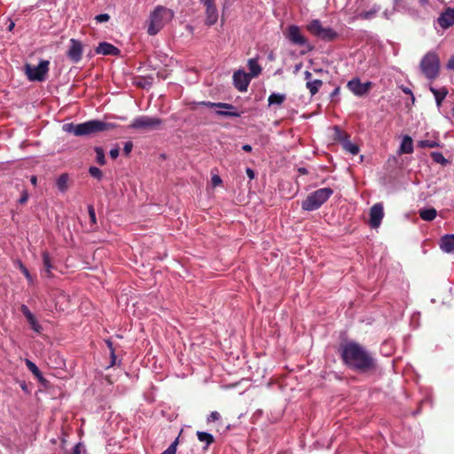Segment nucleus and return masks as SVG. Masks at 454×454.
Segmentation results:
<instances>
[{"mask_svg":"<svg viewBox=\"0 0 454 454\" xmlns=\"http://www.w3.org/2000/svg\"><path fill=\"white\" fill-rule=\"evenodd\" d=\"M344 362L357 370H367L372 366V358L358 344L347 343L341 351Z\"/></svg>","mask_w":454,"mask_h":454,"instance_id":"nucleus-1","label":"nucleus"},{"mask_svg":"<svg viewBox=\"0 0 454 454\" xmlns=\"http://www.w3.org/2000/svg\"><path fill=\"white\" fill-rule=\"evenodd\" d=\"M114 124L99 120H91L79 124L67 123L63 126V130L74 134L76 137L88 136L94 133L109 130Z\"/></svg>","mask_w":454,"mask_h":454,"instance_id":"nucleus-2","label":"nucleus"},{"mask_svg":"<svg viewBox=\"0 0 454 454\" xmlns=\"http://www.w3.org/2000/svg\"><path fill=\"white\" fill-rule=\"evenodd\" d=\"M173 18L172 10L161 5L156 6L147 20V33L150 35H157Z\"/></svg>","mask_w":454,"mask_h":454,"instance_id":"nucleus-3","label":"nucleus"},{"mask_svg":"<svg viewBox=\"0 0 454 454\" xmlns=\"http://www.w3.org/2000/svg\"><path fill=\"white\" fill-rule=\"evenodd\" d=\"M333 193L329 187L320 188L311 192L301 203V207L306 211H314L319 208Z\"/></svg>","mask_w":454,"mask_h":454,"instance_id":"nucleus-4","label":"nucleus"},{"mask_svg":"<svg viewBox=\"0 0 454 454\" xmlns=\"http://www.w3.org/2000/svg\"><path fill=\"white\" fill-rule=\"evenodd\" d=\"M440 60L436 53H427L420 62V68L425 76L430 80L434 79L439 74Z\"/></svg>","mask_w":454,"mask_h":454,"instance_id":"nucleus-5","label":"nucleus"},{"mask_svg":"<svg viewBox=\"0 0 454 454\" xmlns=\"http://www.w3.org/2000/svg\"><path fill=\"white\" fill-rule=\"evenodd\" d=\"M306 27L310 34L324 41H333L338 36V34L331 27H323L319 20H311Z\"/></svg>","mask_w":454,"mask_h":454,"instance_id":"nucleus-6","label":"nucleus"},{"mask_svg":"<svg viewBox=\"0 0 454 454\" xmlns=\"http://www.w3.org/2000/svg\"><path fill=\"white\" fill-rule=\"evenodd\" d=\"M50 62L48 60H41L37 66L30 64L25 65V73L29 81L43 82L46 78L49 71Z\"/></svg>","mask_w":454,"mask_h":454,"instance_id":"nucleus-7","label":"nucleus"},{"mask_svg":"<svg viewBox=\"0 0 454 454\" xmlns=\"http://www.w3.org/2000/svg\"><path fill=\"white\" fill-rule=\"evenodd\" d=\"M199 106H205L210 108H219L216 111V114L219 115L229 116V117H239L240 114L237 111H234L235 107L227 103H213L210 101H200L192 103V106L191 109L195 110Z\"/></svg>","mask_w":454,"mask_h":454,"instance_id":"nucleus-8","label":"nucleus"},{"mask_svg":"<svg viewBox=\"0 0 454 454\" xmlns=\"http://www.w3.org/2000/svg\"><path fill=\"white\" fill-rule=\"evenodd\" d=\"M161 123L162 121L160 118L142 115L135 118L129 125V128L135 129L153 130L157 129Z\"/></svg>","mask_w":454,"mask_h":454,"instance_id":"nucleus-9","label":"nucleus"},{"mask_svg":"<svg viewBox=\"0 0 454 454\" xmlns=\"http://www.w3.org/2000/svg\"><path fill=\"white\" fill-rule=\"evenodd\" d=\"M286 38L293 44L303 46L307 44V39L302 35L301 28L296 25H291L285 32Z\"/></svg>","mask_w":454,"mask_h":454,"instance_id":"nucleus-10","label":"nucleus"},{"mask_svg":"<svg viewBox=\"0 0 454 454\" xmlns=\"http://www.w3.org/2000/svg\"><path fill=\"white\" fill-rule=\"evenodd\" d=\"M200 3H202L206 8V11H205L206 25L212 26V25L215 24L218 20V11L215 4V1L214 0H205V1H201Z\"/></svg>","mask_w":454,"mask_h":454,"instance_id":"nucleus-11","label":"nucleus"},{"mask_svg":"<svg viewBox=\"0 0 454 454\" xmlns=\"http://www.w3.org/2000/svg\"><path fill=\"white\" fill-rule=\"evenodd\" d=\"M67 56L74 62L78 63L82 56V44L80 41L72 38L70 47L67 51Z\"/></svg>","mask_w":454,"mask_h":454,"instance_id":"nucleus-12","label":"nucleus"},{"mask_svg":"<svg viewBox=\"0 0 454 454\" xmlns=\"http://www.w3.org/2000/svg\"><path fill=\"white\" fill-rule=\"evenodd\" d=\"M348 88L356 96L365 95L372 88V82H361L358 79H353L348 82Z\"/></svg>","mask_w":454,"mask_h":454,"instance_id":"nucleus-13","label":"nucleus"},{"mask_svg":"<svg viewBox=\"0 0 454 454\" xmlns=\"http://www.w3.org/2000/svg\"><path fill=\"white\" fill-rule=\"evenodd\" d=\"M251 77L244 71L239 70L233 74L234 86L241 92L247 91Z\"/></svg>","mask_w":454,"mask_h":454,"instance_id":"nucleus-14","label":"nucleus"},{"mask_svg":"<svg viewBox=\"0 0 454 454\" xmlns=\"http://www.w3.org/2000/svg\"><path fill=\"white\" fill-rule=\"evenodd\" d=\"M384 216L383 207L380 203L373 205L370 209L369 224L372 228H378Z\"/></svg>","mask_w":454,"mask_h":454,"instance_id":"nucleus-15","label":"nucleus"},{"mask_svg":"<svg viewBox=\"0 0 454 454\" xmlns=\"http://www.w3.org/2000/svg\"><path fill=\"white\" fill-rule=\"evenodd\" d=\"M20 310L24 317H26L27 323L29 324L31 329L37 333H40L43 331L42 325L37 321L35 315L29 310L27 305L22 304L20 306Z\"/></svg>","mask_w":454,"mask_h":454,"instance_id":"nucleus-16","label":"nucleus"},{"mask_svg":"<svg viewBox=\"0 0 454 454\" xmlns=\"http://www.w3.org/2000/svg\"><path fill=\"white\" fill-rule=\"evenodd\" d=\"M438 24L442 28H448L454 25V9H447L438 18Z\"/></svg>","mask_w":454,"mask_h":454,"instance_id":"nucleus-17","label":"nucleus"},{"mask_svg":"<svg viewBox=\"0 0 454 454\" xmlns=\"http://www.w3.org/2000/svg\"><path fill=\"white\" fill-rule=\"evenodd\" d=\"M96 52L102 55L116 56L119 54L120 50L109 43L103 42L98 44Z\"/></svg>","mask_w":454,"mask_h":454,"instance_id":"nucleus-18","label":"nucleus"},{"mask_svg":"<svg viewBox=\"0 0 454 454\" xmlns=\"http://www.w3.org/2000/svg\"><path fill=\"white\" fill-rule=\"evenodd\" d=\"M441 249L448 254H454V234L442 237L440 239Z\"/></svg>","mask_w":454,"mask_h":454,"instance_id":"nucleus-19","label":"nucleus"},{"mask_svg":"<svg viewBox=\"0 0 454 454\" xmlns=\"http://www.w3.org/2000/svg\"><path fill=\"white\" fill-rule=\"evenodd\" d=\"M413 151V142L411 137L404 136L399 146V153H411Z\"/></svg>","mask_w":454,"mask_h":454,"instance_id":"nucleus-20","label":"nucleus"},{"mask_svg":"<svg viewBox=\"0 0 454 454\" xmlns=\"http://www.w3.org/2000/svg\"><path fill=\"white\" fill-rule=\"evenodd\" d=\"M248 69H249V76L250 77H256L258 76L262 72V67L258 64V61L256 59H250L247 62Z\"/></svg>","mask_w":454,"mask_h":454,"instance_id":"nucleus-21","label":"nucleus"},{"mask_svg":"<svg viewBox=\"0 0 454 454\" xmlns=\"http://www.w3.org/2000/svg\"><path fill=\"white\" fill-rule=\"evenodd\" d=\"M430 90L432 91V93L434 96V98H435L437 106H440L442 102V100L445 98V97L448 94L447 90L445 88H442L440 90H437L435 88L431 87Z\"/></svg>","mask_w":454,"mask_h":454,"instance_id":"nucleus-22","label":"nucleus"},{"mask_svg":"<svg viewBox=\"0 0 454 454\" xmlns=\"http://www.w3.org/2000/svg\"><path fill=\"white\" fill-rule=\"evenodd\" d=\"M437 212L434 208H422L419 210V216L425 221H432L436 217Z\"/></svg>","mask_w":454,"mask_h":454,"instance_id":"nucleus-23","label":"nucleus"},{"mask_svg":"<svg viewBox=\"0 0 454 454\" xmlns=\"http://www.w3.org/2000/svg\"><path fill=\"white\" fill-rule=\"evenodd\" d=\"M323 85V82L321 80L316 79L313 81H308L306 82V88L309 90L312 96L316 95L321 86Z\"/></svg>","mask_w":454,"mask_h":454,"instance_id":"nucleus-24","label":"nucleus"},{"mask_svg":"<svg viewBox=\"0 0 454 454\" xmlns=\"http://www.w3.org/2000/svg\"><path fill=\"white\" fill-rule=\"evenodd\" d=\"M286 95L281 93H271L268 98V103L270 106L281 105L286 100Z\"/></svg>","mask_w":454,"mask_h":454,"instance_id":"nucleus-25","label":"nucleus"},{"mask_svg":"<svg viewBox=\"0 0 454 454\" xmlns=\"http://www.w3.org/2000/svg\"><path fill=\"white\" fill-rule=\"evenodd\" d=\"M197 437L200 442H204L206 444L205 448H207L214 442V436L207 432H197Z\"/></svg>","mask_w":454,"mask_h":454,"instance_id":"nucleus-26","label":"nucleus"},{"mask_svg":"<svg viewBox=\"0 0 454 454\" xmlns=\"http://www.w3.org/2000/svg\"><path fill=\"white\" fill-rule=\"evenodd\" d=\"M67 182L68 176L67 174H62L57 180V186L60 192H65L67 190Z\"/></svg>","mask_w":454,"mask_h":454,"instance_id":"nucleus-27","label":"nucleus"},{"mask_svg":"<svg viewBox=\"0 0 454 454\" xmlns=\"http://www.w3.org/2000/svg\"><path fill=\"white\" fill-rule=\"evenodd\" d=\"M43 266H44L45 272H46L47 276L51 277V269H52V265L51 263L50 255L46 252L43 253Z\"/></svg>","mask_w":454,"mask_h":454,"instance_id":"nucleus-28","label":"nucleus"},{"mask_svg":"<svg viewBox=\"0 0 454 454\" xmlns=\"http://www.w3.org/2000/svg\"><path fill=\"white\" fill-rule=\"evenodd\" d=\"M418 145L421 148H425V147L434 148V147H439L440 144L436 140L425 139V140H419L418 142Z\"/></svg>","mask_w":454,"mask_h":454,"instance_id":"nucleus-29","label":"nucleus"},{"mask_svg":"<svg viewBox=\"0 0 454 454\" xmlns=\"http://www.w3.org/2000/svg\"><path fill=\"white\" fill-rule=\"evenodd\" d=\"M431 157L434 162L439 163L441 165L444 166L448 163L447 159L443 156L442 153L433 152L431 153Z\"/></svg>","mask_w":454,"mask_h":454,"instance_id":"nucleus-30","label":"nucleus"},{"mask_svg":"<svg viewBox=\"0 0 454 454\" xmlns=\"http://www.w3.org/2000/svg\"><path fill=\"white\" fill-rule=\"evenodd\" d=\"M344 149L350 153L352 155H356L359 152L358 146L350 141H345L343 143Z\"/></svg>","mask_w":454,"mask_h":454,"instance_id":"nucleus-31","label":"nucleus"},{"mask_svg":"<svg viewBox=\"0 0 454 454\" xmlns=\"http://www.w3.org/2000/svg\"><path fill=\"white\" fill-rule=\"evenodd\" d=\"M26 365L27 369L36 377L41 378V372L38 367L30 360H26Z\"/></svg>","mask_w":454,"mask_h":454,"instance_id":"nucleus-32","label":"nucleus"},{"mask_svg":"<svg viewBox=\"0 0 454 454\" xmlns=\"http://www.w3.org/2000/svg\"><path fill=\"white\" fill-rule=\"evenodd\" d=\"M96 157H97V162L103 166L106 164V158H105V152L101 147H96Z\"/></svg>","mask_w":454,"mask_h":454,"instance_id":"nucleus-33","label":"nucleus"},{"mask_svg":"<svg viewBox=\"0 0 454 454\" xmlns=\"http://www.w3.org/2000/svg\"><path fill=\"white\" fill-rule=\"evenodd\" d=\"M89 173L91 176L100 180L103 176L102 171L97 167H90Z\"/></svg>","mask_w":454,"mask_h":454,"instance_id":"nucleus-34","label":"nucleus"},{"mask_svg":"<svg viewBox=\"0 0 454 454\" xmlns=\"http://www.w3.org/2000/svg\"><path fill=\"white\" fill-rule=\"evenodd\" d=\"M177 442L178 439H176L161 454H175L176 451Z\"/></svg>","mask_w":454,"mask_h":454,"instance_id":"nucleus-35","label":"nucleus"},{"mask_svg":"<svg viewBox=\"0 0 454 454\" xmlns=\"http://www.w3.org/2000/svg\"><path fill=\"white\" fill-rule=\"evenodd\" d=\"M221 418V415L218 411H212L207 418V422L211 423L216 420H219Z\"/></svg>","mask_w":454,"mask_h":454,"instance_id":"nucleus-36","label":"nucleus"},{"mask_svg":"<svg viewBox=\"0 0 454 454\" xmlns=\"http://www.w3.org/2000/svg\"><path fill=\"white\" fill-rule=\"evenodd\" d=\"M20 270L22 271V273L24 274V276L26 277V278L30 282L32 283L33 282V278L32 276L30 275L28 270L22 264V263H20Z\"/></svg>","mask_w":454,"mask_h":454,"instance_id":"nucleus-37","label":"nucleus"},{"mask_svg":"<svg viewBox=\"0 0 454 454\" xmlns=\"http://www.w3.org/2000/svg\"><path fill=\"white\" fill-rule=\"evenodd\" d=\"M109 19L110 16L106 13L98 14L95 17V20L99 23L106 22L109 20Z\"/></svg>","mask_w":454,"mask_h":454,"instance_id":"nucleus-38","label":"nucleus"},{"mask_svg":"<svg viewBox=\"0 0 454 454\" xmlns=\"http://www.w3.org/2000/svg\"><path fill=\"white\" fill-rule=\"evenodd\" d=\"M88 211H89V215H90V221L92 223H96V213H95V209L93 207V206L90 205L88 207Z\"/></svg>","mask_w":454,"mask_h":454,"instance_id":"nucleus-39","label":"nucleus"},{"mask_svg":"<svg viewBox=\"0 0 454 454\" xmlns=\"http://www.w3.org/2000/svg\"><path fill=\"white\" fill-rule=\"evenodd\" d=\"M107 347L110 349L111 357H112V365L115 363V356H114V349L113 348V343L110 340H106Z\"/></svg>","mask_w":454,"mask_h":454,"instance_id":"nucleus-40","label":"nucleus"},{"mask_svg":"<svg viewBox=\"0 0 454 454\" xmlns=\"http://www.w3.org/2000/svg\"><path fill=\"white\" fill-rule=\"evenodd\" d=\"M84 450V446L82 445V443L79 442L74 446L73 454H81Z\"/></svg>","mask_w":454,"mask_h":454,"instance_id":"nucleus-41","label":"nucleus"},{"mask_svg":"<svg viewBox=\"0 0 454 454\" xmlns=\"http://www.w3.org/2000/svg\"><path fill=\"white\" fill-rule=\"evenodd\" d=\"M120 149L118 146H115L114 148L110 150V156L113 159H116L119 156Z\"/></svg>","mask_w":454,"mask_h":454,"instance_id":"nucleus-42","label":"nucleus"},{"mask_svg":"<svg viewBox=\"0 0 454 454\" xmlns=\"http://www.w3.org/2000/svg\"><path fill=\"white\" fill-rule=\"evenodd\" d=\"M212 184L214 186H217L222 184V179L219 176L214 175L212 176Z\"/></svg>","mask_w":454,"mask_h":454,"instance_id":"nucleus-43","label":"nucleus"},{"mask_svg":"<svg viewBox=\"0 0 454 454\" xmlns=\"http://www.w3.org/2000/svg\"><path fill=\"white\" fill-rule=\"evenodd\" d=\"M132 147H133V144L131 142H127L124 145V148H123V151H124L125 154L128 155L131 152Z\"/></svg>","mask_w":454,"mask_h":454,"instance_id":"nucleus-44","label":"nucleus"},{"mask_svg":"<svg viewBox=\"0 0 454 454\" xmlns=\"http://www.w3.org/2000/svg\"><path fill=\"white\" fill-rule=\"evenodd\" d=\"M246 173H247V176L249 177V179H251V180L255 177L254 171L250 168H247Z\"/></svg>","mask_w":454,"mask_h":454,"instance_id":"nucleus-45","label":"nucleus"},{"mask_svg":"<svg viewBox=\"0 0 454 454\" xmlns=\"http://www.w3.org/2000/svg\"><path fill=\"white\" fill-rule=\"evenodd\" d=\"M402 90H403V91L405 94H407V95H411V104H413V103H414L415 98H414V96H413V95H412V93H411V90L409 88H406V87H405V88H402Z\"/></svg>","mask_w":454,"mask_h":454,"instance_id":"nucleus-46","label":"nucleus"},{"mask_svg":"<svg viewBox=\"0 0 454 454\" xmlns=\"http://www.w3.org/2000/svg\"><path fill=\"white\" fill-rule=\"evenodd\" d=\"M447 68L450 70H454V55L450 57L447 63Z\"/></svg>","mask_w":454,"mask_h":454,"instance_id":"nucleus-47","label":"nucleus"},{"mask_svg":"<svg viewBox=\"0 0 454 454\" xmlns=\"http://www.w3.org/2000/svg\"><path fill=\"white\" fill-rule=\"evenodd\" d=\"M311 77H312V74L309 71H305L304 72V78L305 80L308 82V81H312L311 80Z\"/></svg>","mask_w":454,"mask_h":454,"instance_id":"nucleus-48","label":"nucleus"},{"mask_svg":"<svg viewBox=\"0 0 454 454\" xmlns=\"http://www.w3.org/2000/svg\"><path fill=\"white\" fill-rule=\"evenodd\" d=\"M242 149L245 151V152H251L252 151V146L250 145H244L242 146Z\"/></svg>","mask_w":454,"mask_h":454,"instance_id":"nucleus-49","label":"nucleus"},{"mask_svg":"<svg viewBox=\"0 0 454 454\" xmlns=\"http://www.w3.org/2000/svg\"><path fill=\"white\" fill-rule=\"evenodd\" d=\"M27 200V194H24L20 199V203L23 204Z\"/></svg>","mask_w":454,"mask_h":454,"instance_id":"nucleus-50","label":"nucleus"},{"mask_svg":"<svg viewBox=\"0 0 454 454\" xmlns=\"http://www.w3.org/2000/svg\"><path fill=\"white\" fill-rule=\"evenodd\" d=\"M299 173L301 174V175H306L308 174V170L305 168H299L298 169Z\"/></svg>","mask_w":454,"mask_h":454,"instance_id":"nucleus-51","label":"nucleus"},{"mask_svg":"<svg viewBox=\"0 0 454 454\" xmlns=\"http://www.w3.org/2000/svg\"><path fill=\"white\" fill-rule=\"evenodd\" d=\"M30 181H31V183H32L33 184H36V181H37L36 176H33L31 177Z\"/></svg>","mask_w":454,"mask_h":454,"instance_id":"nucleus-52","label":"nucleus"},{"mask_svg":"<svg viewBox=\"0 0 454 454\" xmlns=\"http://www.w3.org/2000/svg\"><path fill=\"white\" fill-rule=\"evenodd\" d=\"M339 90H339V88H336V89L333 91L332 96H335V95H337V94L339 93Z\"/></svg>","mask_w":454,"mask_h":454,"instance_id":"nucleus-53","label":"nucleus"},{"mask_svg":"<svg viewBox=\"0 0 454 454\" xmlns=\"http://www.w3.org/2000/svg\"><path fill=\"white\" fill-rule=\"evenodd\" d=\"M14 27V23L12 22L9 26V30H12Z\"/></svg>","mask_w":454,"mask_h":454,"instance_id":"nucleus-54","label":"nucleus"},{"mask_svg":"<svg viewBox=\"0 0 454 454\" xmlns=\"http://www.w3.org/2000/svg\"><path fill=\"white\" fill-rule=\"evenodd\" d=\"M269 58H270V59H273V56H272V54H270V55L269 56Z\"/></svg>","mask_w":454,"mask_h":454,"instance_id":"nucleus-55","label":"nucleus"},{"mask_svg":"<svg viewBox=\"0 0 454 454\" xmlns=\"http://www.w3.org/2000/svg\"><path fill=\"white\" fill-rule=\"evenodd\" d=\"M451 113H452V115L454 117V107L452 108Z\"/></svg>","mask_w":454,"mask_h":454,"instance_id":"nucleus-56","label":"nucleus"},{"mask_svg":"<svg viewBox=\"0 0 454 454\" xmlns=\"http://www.w3.org/2000/svg\"><path fill=\"white\" fill-rule=\"evenodd\" d=\"M421 2H422V3H426V2H427V0H421Z\"/></svg>","mask_w":454,"mask_h":454,"instance_id":"nucleus-57","label":"nucleus"}]
</instances>
